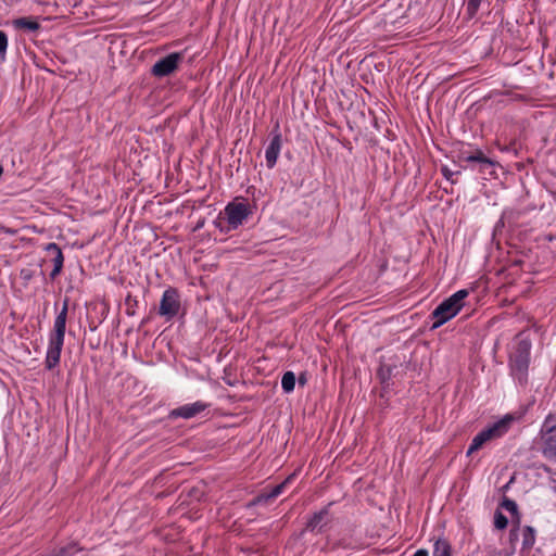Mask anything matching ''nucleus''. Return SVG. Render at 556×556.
I'll use <instances>...</instances> for the list:
<instances>
[{
    "mask_svg": "<svg viewBox=\"0 0 556 556\" xmlns=\"http://www.w3.org/2000/svg\"><path fill=\"white\" fill-rule=\"evenodd\" d=\"M413 556H428V552L426 549H418Z\"/></svg>",
    "mask_w": 556,
    "mask_h": 556,
    "instance_id": "bb28decb",
    "label": "nucleus"
},
{
    "mask_svg": "<svg viewBox=\"0 0 556 556\" xmlns=\"http://www.w3.org/2000/svg\"><path fill=\"white\" fill-rule=\"evenodd\" d=\"M8 48V37L7 35L0 30V55H4Z\"/></svg>",
    "mask_w": 556,
    "mask_h": 556,
    "instance_id": "5701e85b",
    "label": "nucleus"
},
{
    "mask_svg": "<svg viewBox=\"0 0 556 556\" xmlns=\"http://www.w3.org/2000/svg\"><path fill=\"white\" fill-rule=\"evenodd\" d=\"M543 452L547 457H556V425L545 430Z\"/></svg>",
    "mask_w": 556,
    "mask_h": 556,
    "instance_id": "9d476101",
    "label": "nucleus"
},
{
    "mask_svg": "<svg viewBox=\"0 0 556 556\" xmlns=\"http://www.w3.org/2000/svg\"><path fill=\"white\" fill-rule=\"evenodd\" d=\"M179 308L178 291L174 288L166 289L160 302L159 314L169 320L178 314Z\"/></svg>",
    "mask_w": 556,
    "mask_h": 556,
    "instance_id": "39448f33",
    "label": "nucleus"
},
{
    "mask_svg": "<svg viewBox=\"0 0 556 556\" xmlns=\"http://www.w3.org/2000/svg\"><path fill=\"white\" fill-rule=\"evenodd\" d=\"M281 150V135L276 134L273 136L269 146L266 148L265 157L266 164L269 168H273L277 162L278 155Z\"/></svg>",
    "mask_w": 556,
    "mask_h": 556,
    "instance_id": "1a4fd4ad",
    "label": "nucleus"
},
{
    "mask_svg": "<svg viewBox=\"0 0 556 556\" xmlns=\"http://www.w3.org/2000/svg\"><path fill=\"white\" fill-rule=\"evenodd\" d=\"M508 519L498 510L494 514V526L498 530H503L507 527Z\"/></svg>",
    "mask_w": 556,
    "mask_h": 556,
    "instance_id": "aec40b11",
    "label": "nucleus"
},
{
    "mask_svg": "<svg viewBox=\"0 0 556 556\" xmlns=\"http://www.w3.org/2000/svg\"><path fill=\"white\" fill-rule=\"evenodd\" d=\"M250 206L244 202H231L225 208L228 230L237 229L250 215Z\"/></svg>",
    "mask_w": 556,
    "mask_h": 556,
    "instance_id": "20e7f679",
    "label": "nucleus"
},
{
    "mask_svg": "<svg viewBox=\"0 0 556 556\" xmlns=\"http://www.w3.org/2000/svg\"><path fill=\"white\" fill-rule=\"evenodd\" d=\"M513 421V418L507 416L491 427L480 431L475 438L471 440V443L468 447L467 455H471L472 453L479 451L488 441L502 437L504 433L508 431V428Z\"/></svg>",
    "mask_w": 556,
    "mask_h": 556,
    "instance_id": "7ed1b4c3",
    "label": "nucleus"
},
{
    "mask_svg": "<svg viewBox=\"0 0 556 556\" xmlns=\"http://www.w3.org/2000/svg\"><path fill=\"white\" fill-rule=\"evenodd\" d=\"M294 476H295V473L290 475L283 482L274 486L270 492L262 494L258 497V501H262V500L268 501L270 498H275L278 495H280L282 493V491L285 490L286 485L293 480Z\"/></svg>",
    "mask_w": 556,
    "mask_h": 556,
    "instance_id": "f8f14e48",
    "label": "nucleus"
},
{
    "mask_svg": "<svg viewBox=\"0 0 556 556\" xmlns=\"http://www.w3.org/2000/svg\"><path fill=\"white\" fill-rule=\"evenodd\" d=\"M433 556H451V546L445 540H438L434 543Z\"/></svg>",
    "mask_w": 556,
    "mask_h": 556,
    "instance_id": "dca6fc26",
    "label": "nucleus"
},
{
    "mask_svg": "<svg viewBox=\"0 0 556 556\" xmlns=\"http://www.w3.org/2000/svg\"><path fill=\"white\" fill-rule=\"evenodd\" d=\"M467 296L468 291L463 289L440 303L431 313V316L434 319L432 328L435 329L453 318L463 307L464 300Z\"/></svg>",
    "mask_w": 556,
    "mask_h": 556,
    "instance_id": "f03ea898",
    "label": "nucleus"
},
{
    "mask_svg": "<svg viewBox=\"0 0 556 556\" xmlns=\"http://www.w3.org/2000/svg\"><path fill=\"white\" fill-rule=\"evenodd\" d=\"M441 172H442L443 176H444L447 180H450L452 184H454V180L452 179V177H453L454 173H453L448 167L443 166V167L441 168Z\"/></svg>",
    "mask_w": 556,
    "mask_h": 556,
    "instance_id": "b1692460",
    "label": "nucleus"
},
{
    "mask_svg": "<svg viewBox=\"0 0 556 556\" xmlns=\"http://www.w3.org/2000/svg\"><path fill=\"white\" fill-rule=\"evenodd\" d=\"M530 343L521 341L518 344L516 353L511 356V367L514 370L525 374L529 366Z\"/></svg>",
    "mask_w": 556,
    "mask_h": 556,
    "instance_id": "0eeeda50",
    "label": "nucleus"
},
{
    "mask_svg": "<svg viewBox=\"0 0 556 556\" xmlns=\"http://www.w3.org/2000/svg\"><path fill=\"white\" fill-rule=\"evenodd\" d=\"M206 407L207 404L198 401L192 404H186L175 408L174 410H172L170 416L189 419L202 413Z\"/></svg>",
    "mask_w": 556,
    "mask_h": 556,
    "instance_id": "6e6552de",
    "label": "nucleus"
},
{
    "mask_svg": "<svg viewBox=\"0 0 556 556\" xmlns=\"http://www.w3.org/2000/svg\"><path fill=\"white\" fill-rule=\"evenodd\" d=\"M482 1L483 0H468L467 10L470 16H473L477 13Z\"/></svg>",
    "mask_w": 556,
    "mask_h": 556,
    "instance_id": "4be33fe9",
    "label": "nucleus"
},
{
    "mask_svg": "<svg viewBox=\"0 0 556 556\" xmlns=\"http://www.w3.org/2000/svg\"><path fill=\"white\" fill-rule=\"evenodd\" d=\"M67 311L68 300L65 299L61 312L55 317L53 329L49 337V346L45 362L46 368L49 370L56 367L60 363L66 330Z\"/></svg>",
    "mask_w": 556,
    "mask_h": 556,
    "instance_id": "f257e3e1",
    "label": "nucleus"
},
{
    "mask_svg": "<svg viewBox=\"0 0 556 556\" xmlns=\"http://www.w3.org/2000/svg\"><path fill=\"white\" fill-rule=\"evenodd\" d=\"M327 517H328V510L326 508L314 514V516L306 523V530L321 531L324 526L327 523Z\"/></svg>",
    "mask_w": 556,
    "mask_h": 556,
    "instance_id": "9b49d317",
    "label": "nucleus"
},
{
    "mask_svg": "<svg viewBox=\"0 0 556 556\" xmlns=\"http://www.w3.org/2000/svg\"><path fill=\"white\" fill-rule=\"evenodd\" d=\"M555 421V417L553 415H548L545 419L544 427L548 429L551 426H553Z\"/></svg>",
    "mask_w": 556,
    "mask_h": 556,
    "instance_id": "393cba45",
    "label": "nucleus"
},
{
    "mask_svg": "<svg viewBox=\"0 0 556 556\" xmlns=\"http://www.w3.org/2000/svg\"><path fill=\"white\" fill-rule=\"evenodd\" d=\"M522 536V548H531L535 542V530L531 526H526Z\"/></svg>",
    "mask_w": 556,
    "mask_h": 556,
    "instance_id": "4468645a",
    "label": "nucleus"
},
{
    "mask_svg": "<svg viewBox=\"0 0 556 556\" xmlns=\"http://www.w3.org/2000/svg\"><path fill=\"white\" fill-rule=\"evenodd\" d=\"M46 250L54 253V257L52 260L53 265L62 268L64 257H63V253H62L61 249L59 248V245L56 243H49V244H47Z\"/></svg>",
    "mask_w": 556,
    "mask_h": 556,
    "instance_id": "2eb2a0df",
    "label": "nucleus"
},
{
    "mask_svg": "<svg viewBox=\"0 0 556 556\" xmlns=\"http://www.w3.org/2000/svg\"><path fill=\"white\" fill-rule=\"evenodd\" d=\"M184 55L180 52H174L165 58L160 59L151 70V73L156 77H165L173 74L177 68L178 64L182 61Z\"/></svg>",
    "mask_w": 556,
    "mask_h": 556,
    "instance_id": "423d86ee",
    "label": "nucleus"
},
{
    "mask_svg": "<svg viewBox=\"0 0 556 556\" xmlns=\"http://www.w3.org/2000/svg\"><path fill=\"white\" fill-rule=\"evenodd\" d=\"M299 382H300L301 384H304V383H305V380H304L302 377H300Z\"/></svg>",
    "mask_w": 556,
    "mask_h": 556,
    "instance_id": "cd10ccee",
    "label": "nucleus"
},
{
    "mask_svg": "<svg viewBox=\"0 0 556 556\" xmlns=\"http://www.w3.org/2000/svg\"><path fill=\"white\" fill-rule=\"evenodd\" d=\"M62 268L54 266L52 271L50 273V278L55 279L56 276L61 273Z\"/></svg>",
    "mask_w": 556,
    "mask_h": 556,
    "instance_id": "a878e982",
    "label": "nucleus"
},
{
    "mask_svg": "<svg viewBox=\"0 0 556 556\" xmlns=\"http://www.w3.org/2000/svg\"><path fill=\"white\" fill-rule=\"evenodd\" d=\"M467 161L468 162H478V163H481L482 165H488V166L493 165V162L490 159H488L481 151H477L473 154L469 155L467 157Z\"/></svg>",
    "mask_w": 556,
    "mask_h": 556,
    "instance_id": "6ab92c4d",
    "label": "nucleus"
},
{
    "mask_svg": "<svg viewBox=\"0 0 556 556\" xmlns=\"http://www.w3.org/2000/svg\"><path fill=\"white\" fill-rule=\"evenodd\" d=\"M501 506L503 508H505L507 511H509L511 515H517L518 516V506L516 504L515 501L508 498V497H504Z\"/></svg>",
    "mask_w": 556,
    "mask_h": 556,
    "instance_id": "412c9836",
    "label": "nucleus"
},
{
    "mask_svg": "<svg viewBox=\"0 0 556 556\" xmlns=\"http://www.w3.org/2000/svg\"><path fill=\"white\" fill-rule=\"evenodd\" d=\"M396 369V366H391L389 364H382L378 370V376L382 383H386L394 374L393 371Z\"/></svg>",
    "mask_w": 556,
    "mask_h": 556,
    "instance_id": "a211bd4d",
    "label": "nucleus"
},
{
    "mask_svg": "<svg viewBox=\"0 0 556 556\" xmlns=\"http://www.w3.org/2000/svg\"><path fill=\"white\" fill-rule=\"evenodd\" d=\"M295 386V376L292 371H287L283 374L281 379V387L285 392L289 393L294 390Z\"/></svg>",
    "mask_w": 556,
    "mask_h": 556,
    "instance_id": "f3484780",
    "label": "nucleus"
},
{
    "mask_svg": "<svg viewBox=\"0 0 556 556\" xmlns=\"http://www.w3.org/2000/svg\"><path fill=\"white\" fill-rule=\"evenodd\" d=\"M13 25L16 28L27 29V30H30V31H36V30H38L40 28V24L37 21L31 20L29 17L16 18V20L13 21Z\"/></svg>",
    "mask_w": 556,
    "mask_h": 556,
    "instance_id": "ddd939ff",
    "label": "nucleus"
}]
</instances>
